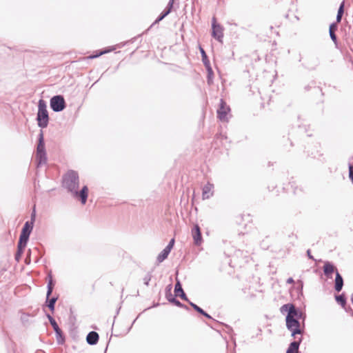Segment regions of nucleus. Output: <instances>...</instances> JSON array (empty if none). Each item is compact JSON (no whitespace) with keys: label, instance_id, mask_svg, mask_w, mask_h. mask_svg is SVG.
<instances>
[{"label":"nucleus","instance_id":"nucleus-22","mask_svg":"<svg viewBox=\"0 0 353 353\" xmlns=\"http://www.w3.org/2000/svg\"><path fill=\"white\" fill-rule=\"evenodd\" d=\"M48 278H49V280L48 282V285H47L48 290H47V294H47V301L48 300L49 297L52 294L53 288H54V281L52 280V276L50 274L48 275Z\"/></svg>","mask_w":353,"mask_h":353},{"label":"nucleus","instance_id":"nucleus-34","mask_svg":"<svg viewBox=\"0 0 353 353\" xmlns=\"http://www.w3.org/2000/svg\"><path fill=\"white\" fill-rule=\"evenodd\" d=\"M152 279V274L150 272H148L145 276V277L143 278V282H144V284L147 286L149 285V283L150 281Z\"/></svg>","mask_w":353,"mask_h":353},{"label":"nucleus","instance_id":"nucleus-29","mask_svg":"<svg viewBox=\"0 0 353 353\" xmlns=\"http://www.w3.org/2000/svg\"><path fill=\"white\" fill-rule=\"evenodd\" d=\"M336 301L343 307H345L346 305V299L343 294L336 295Z\"/></svg>","mask_w":353,"mask_h":353},{"label":"nucleus","instance_id":"nucleus-33","mask_svg":"<svg viewBox=\"0 0 353 353\" xmlns=\"http://www.w3.org/2000/svg\"><path fill=\"white\" fill-rule=\"evenodd\" d=\"M290 305H292V303H287V304L282 305L280 308L281 312L283 314L287 312L288 313V312L290 309Z\"/></svg>","mask_w":353,"mask_h":353},{"label":"nucleus","instance_id":"nucleus-3","mask_svg":"<svg viewBox=\"0 0 353 353\" xmlns=\"http://www.w3.org/2000/svg\"><path fill=\"white\" fill-rule=\"evenodd\" d=\"M286 327L292 334L291 336L294 337L296 334H301L302 330L300 329V322L297 319H291L290 316H286Z\"/></svg>","mask_w":353,"mask_h":353},{"label":"nucleus","instance_id":"nucleus-17","mask_svg":"<svg viewBox=\"0 0 353 353\" xmlns=\"http://www.w3.org/2000/svg\"><path fill=\"white\" fill-rule=\"evenodd\" d=\"M343 286V279L342 276L339 274L338 270H336V277H335V283H334V289L336 292H339Z\"/></svg>","mask_w":353,"mask_h":353},{"label":"nucleus","instance_id":"nucleus-6","mask_svg":"<svg viewBox=\"0 0 353 353\" xmlns=\"http://www.w3.org/2000/svg\"><path fill=\"white\" fill-rule=\"evenodd\" d=\"M230 112V108L227 105L223 99L220 100L219 108L217 110V117L221 121H228V114Z\"/></svg>","mask_w":353,"mask_h":353},{"label":"nucleus","instance_id":"nucleus-26","mask_svg":"<svg viewBox=\"0 0 353 353\" xmlns=\"http://www.w3.org/2000/svg\"><path fill=\"white\" fill-rule=\"evenodd\" d=\"M57 299H58L57 296H56V297L53 296L51 299L49 298L48 301L46 300L47 306L52 312H54V306H55V303H56V301H57Z\"/></svg>","mask_w":353,"mask_h":353},{"label":"nucleus","instance_id":"nucleus-8","mask_svg":"<svg viewBox=\"0 0 353 353\" xmlns=\"http://www.w3.org/2000/svg\"><path fill=\"white\" fill-rule=\"evenodd\" d=\"M46 316L55 332L58 343H61L63 341L61 330L59 328L57 323L50 314H47Z\"/></svg>","mask_w":353,"mask_h":353},{"label":"nucleus","instance_id":"nucleus-24","mask_svg":"<svg viewBox=\"0 0 353 353\" xmlns=\"http://www.w3.org/2000/svg\"><path fill=\"white\" fill-rule=\"evenodd\" d=\"M30 236L20 234L18 246L26 248Z\"/></svg>","mask_w":353,"mask_h":353},{"label":"nucleus","instance_id":"nucleus-27","mask_svg":"<svg viewBox=\"0 0 353 353\" xmlns=\"http://www.w3.org/2000/svg\"><path fill=\"white\" fill-rule=\"evenodd\" d=\"M168 300L174 304L175 305L179 307H183L185 309H188V307L181 303L179 300H177L176 298L172 297V295H170V298L168 297Z\"/></svg>","mask_w":353,"mask_h":353},{"label":"nucleus","instance_id":"nucleus-19","mask_svg":"<svg viewBox=\"0 0 353 353\" xmlns=\"http://www.w3.org/2000/svg\"><path fill=\"white\" fill-rule=\"evenodd\" d=\"M36 159L37 161V166L46 164L47 162L46 152L36 153Z\"/></svg>","mask_w":353,"mask_h":353},{"label":"nucleus","instance_id":"nucleus-42","mask_svg":"<svg viewBox=\"0 0 353 353\" xmlns=\"http://www.w3.org/2000/svg\"><path fill=\"white\" fill-rule=\"evenodd\" d=\"M99 55H95V56L91 57V58L97 57Z\"/></svg>","mask_w":353,"mask_h":353},{"label":"nucleus","instance_id":"nucleus-28","mask_svg":"<svg viewBox=\"0 0 353 353\" xmlns=\"http://www.w3.org/2000/svg\"><path fill=\"white\" fill-rule=\"evenodd\" d=\"M208 71L207 82L209 85L213 83V70L210 65L205 67Z\"/></svg>","mask_w":353,"mask_h":353},{"label":"nucleus","instance_id":"nucleus-20","mask_svg":"<svg viewBox=\"0 0 353 353\" xmlns=\"http://www.w3.org/2000/svg\"><path fill=\"white\" fill-rule=\"evenodd\" d=\"M301 316V313L299 312L294 305H290V309L286 316H290L291 319H298Z\"/></svg>","mask_w":353,"mask_h":353},{"label":"nucleus","instance_id":"nucleus-35","mask_svg":"<svg viewBox=\"0 0 353 353\" xmlns=\"http://www.w3.org/2000/svg\"><path fill=\"white\" fill-rule=\"evenodd\" d=\"M349 177L353 183V165L349 164Z\"/></svg>","mask_w":353,"mask_h":353},{"label":"nucleus","instance_id":"nucleus-32","mask_svg":"<svg viewBox=\"0 0 353 353\" xmlns=\"http://www.w3.org/2000/svg\"><path fill=\"white\" fill-rule=\"evenodd\" d=\"M189 304L194 308V310H196L199 314H202L204 313V310L199 307L197 305L194 304V303L191 302L190 301H188Z\"/></svg>","mask_w":353,"mask_h":353},{"label":"nucleus","instance_id":"nucleus-30","mask_svg":"<svg viewBox=\"0 0 353 353\" xmlns=\"http://www.w3.org/2000/svg\"><path fill=\"white\" fill-rule=\"evenodd\" d=\"M24 249L25 248H23V247H20V246H18L17 245V251L15 254V256H14V258H15V260L17 261H19L21 258V256L23 253V251H24Z\"/></svg>","mask_w":353,"mask_h":353},{"label":"nucleus","instance_id":"nucleus-23","mask_svg":"<svg viewBox=\"0 0 353 353\" xmlns=\"http://www.w3.org/2000/svg\"><path fill=\"white\" fill-rule=\"evenodd\" d=\"M170 251L168 250L165 248L161 252L157 258V261L159 263L163 262L165 259L168 258Z\"/></svg>","mask_w":353,"mask_h":353},{"label":"nucleus","instance_id":"nucleus-13","mask_svg":"<svg viewBox=\"0 0 353 353\" xmlns=\"http://www.w3.org/2000/svg\"><path fill=\"white\" fill-rule=\"evenodd\" d=\"M174 292L176 296H179L181 299L185 301H189L185 293L184 292L181 284L179 281H176V283L174 286Z\"/></svg>","mask_w":353,"mask_h":353},{"label":"nucleus","instance_id":"nucleus-4","mask_svg":"<svg viewBox=\"0 0 353 353\" xmlns=\"http://www.w3.org/2000/svg\"><path fill=\"white\" fill-rule=\"evenodd\" d=\"M50 105L54 112H59L65 108V101L62 95H56L50 99Z\"/></svg>","mask_w":353,"mask_h":353},{"label":"nucleus","instance_id":"nucleus-16","mask_svg":"<svg viewBox=\"0 0 353 353\" xmlns=\"http://www.w3.org/2000/svg\"><path fill=\"white\" fill-rule=\"evenodd\" d=\"M99 339V334L94 331H91L86 336V341L89 345H94L98 343Z\"/></svg>","mask_w":353,"mask_h":353},{"label":"nucleus","instance_id":"nucleus-21","mask_svg":"<svg viewBox=\"0 0 353 353\" xmlns=\"http://www.w3.org/2000/svg\"><path fill=\"white\" fill-rule=\"evenodd\" d=\"M336 30H337V25L336 23H333L330 26V28H329L330 36V38L332 40V41L334 42L335 43H336V42H337V37L335 34V31Z\"/></svg>","mask_w":353,"mask_h":353},{"label":"nucleus","instance_id":"nucleus-39","mask_svg":"<svg viewBox=\"0 0 353 353\" xmlns=\"http://www.w3.org/2000/svg\"><path fill=\"white\" fill-rule=\"evenodd\" d=\"M202 315H203L204 316L207 317L208 319H212L211 316L209 315L208 313H206L205 311H204V313L202 314Z\"/></svg>","mask_w":353,"mask_h":353},{"label":"nucleus","instance_id":"nucleus-5","mask_svg":"<svg viewBox=\"0 0 353 353\" xmlns=\"http://www.w3.org/2000/svg\"><path fill=\"white\" fill-rule=\"evenodd\" d=\"M212 36L219 42H223V28L216 23V19L213 17L212 19Z\"/></svg>","mask_w":353,"mask_h":353},{"label":"nucleus","instance_id":"nucleus-36","mask_svg":"<svg viewBox=\"0 0 353 353\" xmlns=\"http://www.w3.org/2000/svg\"><path fill=\"white\" fill-rule=\"evenodd\" d=\"M174 239H172L170 240V241L169 242V243L168 244V245L165 247V248L168 250L171 251V250L172 249V248L174 246Z\"/></svg>","mask_w":353,"mask_h":353},{"label":"nucleus","instance_id":"nucleus-1","mask_svg":"<svg viewBox=\"0 0 353 353\" xmlns=\"http://www.w3.org/2000/svg\"><path fill=\"white\" fill-rule=\"evenodd\" d=\"M79 183V174L74 170L68 171L63 178V186L72 193L77 190Z\"/></svg>","mask_w":353,"mask_h":353},{"label":"nucleus","instance_id":"nucleus-41","mask_svg":"<svg viewBox=\"0 0 353 353\" xmlns=\"http://www.w3.org/2000/svg\"><path fill=\"white\" fill-rule=\"evenodd\" d=\"M351 301H352V304H353V294H352V296H351Z\"/></svg>","mask_w":353,"mask_h":353},{"label":"nucleus","instance_id":"nucleus-7","mask_svg":"<svg viewBox=\"0 0 353 353\" xmlns=\"http://www.w3.org/2000/svg\"><path fill=\"white\" fill-rule=\"evenodd\" d=\"M35 209L34 208L32 213L31 214V220L26 221L22 228L21 234L30 236L33 229L34 222L35 221Z\"/></svg>","mask_w":353,"mask_h":353},{"label":"nucleus","instance_id":"nucleus-9","mask_svg":"<svg viewBox=\"0 0 353 353\" xmlns=\"http://www.w3.org/2000/svg\"><path fill=\"white\" fill-rule=\"evenodd\" d=\"M174 0H170L165 10L161 13V14L157 18V19L154 21V23L151 25L150 27L158 23L161 21H162L167 15H168L173 8Z\"/></svg>","mask_w":353,"mask_h":353},{"label":"nucleus","instance_id":"nucleus-10","mask_svg":"<svg viewBox=\"0 0 353 353\" xmlns=\"http://www.w3.org/2000/svg\"><path fill=\"white\" fill-rule=\"evenodd\" d=\"M192 236L194 243L196 245H200L203 242L202 235L199 226L196 224L192 229Z\"/></svg>","mask_w":353,"mask_h":353},{"label":"nucleus","instance_id":"nucleus-15","mask_svg":"<svg viewBox=\"0 0 353 353\" xmlns=\"http://www.w3.org/2000/svg\"><path fill=\"white\" fill-rule=\"evenodd\" d=\"M336 270H337L335 266L330 262L326 261L323 265V272L324 274L328 277L332 278V274Z\"/></svg>","mask_w":353,"mask_h":353},{"label":"nucleus","instance_id":"nucleus-14","mask_svg":"<svg viewBox=\"0 0 353 353\" xmlns=\"http://www.w3.org/2000/svg\"><path fill=\"white\" fill-rule=\"evenodd\" d=\"M46 152L44 142V136L43 130H40L38 136V144L37 147V153Z\"/></svg>","mask_w":353,"mask_h":353},{"label":"nucleus","instance_id":"nucleus-38","mask_svg":"<svg viewBox=\"0 0 353 353\" xmlns=\"http://www.w3.org/2000/svg\"><path fill=\"white\" fill-rule=\"evenodd\" d=\"M294 283V279L292 277L288 279L287 283L292 284Z\"/></svg>","mask_w":353,"mask_h":353},{"label":"nucleus","instance_id":"nucleus-40","mask_svg":"<svg viewBox=\"0 0 353 353\" xmlns=\"http://www.w3.org/2000/svg\"><path fill=\"white\" fill-rule=\"evenodd\" d=\"M307 256H308V257H309L310 259H314L313 256H312L311 255V254H310V250H308L307 251Z\"/></svg>","mask_w":353,"mask_h":353},{"label":"nucleus","instance_id":"nucleus-18","mask_svg":"<svg viewBox=\"0 0 353 353\" xmlns=\"http://www.w3.org/2000/svg\"><path fill=\"white\" fill-rule=\"evenodd\" d=\"M302 338H300L299 341H294L292 342L287 351L286 353H299V347L300 345V343H301Z\"/></svg>","mask_w":353,"mask_h":353},{"label":"nucleus","instance_id":"nucleus-12","mask_svg":"<svg viewBox=\"0 0 353 353\" xmlns=\"http://www.w3.org/2000/svg\"><path fill=\"white\" fill-rule=\"evenodd\" d=\"M214 194V185L210 182L205 184L202 190V198L203 200L208 199Z\"/></svg>","mask_w":353,"mask_h":353},{"label":"nucleus","instance_id":"nucleus-31","mask_svg":"<svg viewBox=\"0 0 353 353\" xmlns=\"http://www.w3.org/2000/svg\"><path fill=\"white\" fill-rule=\"evenodd\" d=\"M343 8H344V5H343V3H342L338 10V12H337V15H336V21L337 22H340L341 20V18H342V16H343V14L344 12Z\"/></svg>","mask_w":353,"mask_h":353},{"label":"nucleus","instance_id":"nucleus-2","mask_svg":"<svg viewBox=\"0 0 353 353\" xmlns=\"http://www.w3.org/2000/svg\"><path fill=\"white\" fill-rule=\"evenodd\" d=\"M38 126L45 128L49 123V115L47 110V105L44 100L40 99L38 104V112L37 115Z\"/></svg>","mask_w":353,"mask_h":353},{"label":"nucleus","instance_id":"nucleus-37","mask_svg":"<svg viewBox=\"0 0 353 353\" xmlns=\"http://www.w3.org/2000/svg\"><path fill=\"white\" fill-rule=\"evenodd\" d=\"M30 253H31V251H30V250H29L28 252V254H27V256L26 258V263L27 264H30V261H31V260H30Z\"/></svg>","mask_w":353,"mask_h":353},{"label":"nucleus","instance_id":"nucleus-11","mask_svg":"<svg viewBox=\"0 0 353 353\" xmlns=\"http://www.w3.org/2000/svg\"><path fill=\"white\" fill-rule=\"evenodd\" d=\"M72 194L74 197H79L81 203L84 205L87 201L88 188L86 185H85L79 192H78L77 190H76L74 192H72Z\"/></svg>","mask_w":353,"mask_h":353},{"label":"nucleus","instance_id":"nucleus-25","mask_svg":"<svg viewBox=\"0 0 353 353\" xmlns=\"http://www.w3.org/2000/svg\"><path fill=\"white\" fill-rule=\"evenodd\" d=\"M199 50H200V52L201 54L202 61H203L204 65L205 67H208V65H210V61H209V59L208 58V56H207L205 50L201 46L199 47Z\"/></svg>","mask_w":353,"mask_h":353}]
</instances>
